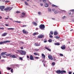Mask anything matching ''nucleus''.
<instances>
[{"mask_svg":"<svg viewBox=\"0 0 74 74\" xmlns=\"http://www.w3.org/2000/svg\"><path fill=\"white\" fill-rule=\"evenodd\" d=\"M11 42V41L9 40H6L3 42L1 41V42H0V45H2V44H4L5 43H7V42Z\"/></svg>","mask_w":74,"mask_h":74,"instance_id":"nucleus-1","label":"nucleus"},{"mask_svg":"<svg viewBox=\"0 0 74 74\" xmlns=\"http://www.w3.org/2000/svg\"><path fill=\"white\" fill-rule=\"evenodd\" d=\"M21 52L22 53H21V52H20V53L21 54V55H25L26 54V52L25 51L21 50Z\"/></svg>","mask_w":74,"mask_h":74,"instance_id":"nucleus-2","label":"nucleus"},{"mask_svg":"<svg viewBox=\"0 0 74 74\" xmlns=\"http://www.w3.org/2000/svg\"><path fill=\"white\" fill-rule=\"evenodd\" d=\"M39 27L41 30H43V29L44 30V29H45V25L43 24H41Z\"/></svg>","mask_w":74,"mask_h":74,"instance_id":"nucleus-3","label":"nucleus"},{"mask_svg":"<svg viewBox=\"0 0 74 74\" xmlns=\"http://www.w3.org/2000/svg\"><path fill=\"white\" fill-rule=\"evenodd\" d=\"M11 9H12L11 8L10 9V7H8L7 8H5L4 9V10L6 12H8V11H11Z\"/></svg>","mask_w":74,"mask_h":74,"instance_id":"nucleus-4","label":"nucleus"},{"mask_svg":"<svg viewBox=\"0 0 74 74\" xmlns=\"http://www.w3.org/2000/svg\"><path fill=\"white\" fill-rule=\"evenodd\" d=\"M44 37V35H40L38 36V38H43Z\"/></svg>","mask_w":74,"mask_h":74,"instance_id":"nucleus-5","label":"nucleus"},{"mask_svg":"<svg viewBox=\"0 0 74 74\" xmlns=\"http://www.w3.org/2000/svg\"><path fill=\"white\" fill-rule=\"evenodd\" d=\"M22 31L24 34H28V33H29L28 32L26 31L25 29H23Z\"/></svg>","mask_w":74,"mask_h":74,"instance_id":"nucleus-6","label":"nucleus"},{"mask_svg":"<svg viewBox=\"0 0 74 74\" xmlns=\"http://www.w3.org/2000/svg\"><path fill=\"white\" fill-rule=\"evenodd\" d=\"M61 48L62 49L64 50L66 49V47H65V45H64L62 46V47H61Z\"/></svg>","mask_w":74,"mask_h":74,"instance_id":"nucleus-7","label":"nucleus"},{"mask_svg":"<svg viewBox=\"0 0 74 74\" xmlns=\"http://www.w3.org/2000/svg\"><path fill=\"white\" fill-rule=\"evenodd\" d=\"M5 8V6H0V9L1 10V11H3V9H4Z\"/></svg>","mask_w":74,"mask_h":74,"instance_id":"nucleus-8","label":"nucleus"},{"mask_svg":"<svg viewBox=\"0 0 74 74\" xmlns=\"http://www.w3.org/2000/svg\"><path fill=\"white\" fill-rule=\"evenodd\" d=\"M48 57L49 59H51V60H53V58H52V56L51 55H49L48 56Z\"/></svg>","mask_w":74,"mask_h":74,"instance_id":"nucleus-9","label":"nucleus"},{"mask_svg":"<svg viewBox=\"0 0 74 74\" xmlns=\"http://www.w3.org/2000/svg\"><path fill=\"white\" fill-rule=\"evenodd\" d=\"M44 5L45 7H49V4H47V3H44Z\"/></svg>","mask_w":74,"mask_h":74,"instance_id":"nucleus-10","label":"nucleus"},{"mask_svg":"<svg viewBox=\"0 0 74 74\" xmlns=\"http://www.w3.org/2000/svg\"><path fill=\"white\" fill-rule=\"evenodd\" d=\"M56 73L58 74H61V71L60 70H58L56 71Z\"/></svg>","mask_w":74,"mask_h":74,"instance_id":"nucleus-11","label":"nucleus"},{"mask_svg":"<svg viewBox=\"0 0 74 74\" xmlns=\"http://www.w3.org/2000/svg\"><path fill=\"white\" fill-rule=\"evenodd\" d=\"M30 60H34V58L33 57V56L32 55H31L30 56Z\"/></svg>","mask_w":74,"mask_h":74,"instance_id":"nucleus-12","label":"nucleus"},{"mask_svg":"<svg viewBox=\"0 0 74 74\" xmlns=\"http://www.w3.org/2000/svg\"><path fill=\"white\" fill-rule=\"evenodd\" d=\"M61 74H63V73H66V71L64 70H62L61 71Z\"/></svg>","mask_w":74,"mask_h":74,"instance_id":"nucleus-13","label":"nucleus"},{"mask_svg":"<svg viewBox=\"0 0 74 74\" xmlns=\"http://www.w3.org/2000/svg\"><path fill=\"white\" fill-rule=\"evenodd\" d=\"M5 53H7V52L1 53V56H4Z\"/></svg>","mask_w":74,"mask_h":74,"instance_id":"nucleus-14","label":"nucleus"},{"mask_svg":"<svg viewBox=\"0 0 74 74\" xmlns=\"http://www.w3.org/2000/svg\"><path fill=\"white\" fill-rule=\"evenodd\" d=\"M7 34V33H5L4 34H3L2 35V36L4 37V36H5Z\"/></svg>","mask_w":74,"mask_h":74,"instance_id":"nucleus-15","label":"nucleus"},{"mask_svg":"<svg viewBox=\"0 0 74 74\" xmlns=\"http://www.w3.org/2000/svg\"><path fill=\"white\" fill-rule=\"evenodd\" d=\"M42 57L43 59H45V56L44 54H42Z\"/></svg>","mask_w":74,"mask_h":74,"instance_id":"nucleus-16","label":"nucleus"},{"mask_svg":"<svg viewBox=\"0 0 74 74\" xmlns=\"http://www.w3.org/2000/svg\"><path fill=\"white\" fill-rule=\"evenodd\" d=\"M58 34V33L57 31H55L54 32V34L55 36H56V35H57V34Z\"/></svg>","mask_w":74,"mask_h":74,"instance_id":"nucleus-17","label":"nucleus"},{"mask_svg":"<svg viewBox=\"0 0 74 74\" xmlns=\"http://www.w3.org/2000/svg\"><path fill=\"white\" fill-rule=\"evenodd\" d=\"M35 46H36L37 47H38L39 46H40V44H37L36 43H35Z\"/></svg>","mask_w":74,"mask_h":74,"instance_id":"nucleus-18","label":"nucleus"},{"mask_svg":"<svg viewBox=\"0 0 74 74\" xmlns=\"http://www.w3.org/2000/svg\"><path fill=\"white\" fill-rule=\"evenodd\" d=\"M52 7H56V8L57 7H58V6L55 5L54 4H52Z\"/></svg>","mask_w":74,"mask_h":74,"instance_id":"nucleus-19","label":"nucleus"},{"mask_svg":"<svg viewBox=\"0 0 74 74\" xmlns=\"http://www.w3.org/2000/svg\"><path fill=\"white\" fill-rule=\"evenodd\" d=\"M55 45H60V43H59V42H57L55 43Z\"/></svg>","mask_w":74,"mask_h":74,"instance_id":"nucleus-20","label":"nucleus"},{"mask_svg":"<svg viewBox=\"0 0 74 74\" xmlns=\"http://www.w3.org/2000/svg\"><path fill=\"white\" fill-rule=\"evenodd\" d=\"M45 49H47V50H48V51H51V49H48V48H47V47H45Z\"/></svg>","mask_w":74,"mask_h":74,"instance_id":"nucleus-21","label":"nucleus"},{"mask_svg":"<svg viewBox=\"0 0 74 74\" xmlns=\"http://www.w3.org/2000/svg\"><path fill=\"white\" fill-rule=\"evenodd\" d=\"M55 38L57 39H59L60 38V37H59V36H55Z\"/></svg>","mask_w":74,"mask_h":74,"instance_id":"nucleus-22","label":"nucleus"},{"mask_svg":"<svg viewBox=\"0 0 74 74\" xmlns=\"http://www.w3.org/2000/svg\"><path fill=\"white\" fill-rule=\"evenodd\" d=\"M35 51V52H37V51H39V49H34Z\"/></svg>","mask_w":74,"mask_h":74,"instance_id":"nucleus-23","label":"nucleus"},{"mask_svg":"<svg viewBox=\"0 0 74 74\" xmlns=\"http://www.w3.org/2000/svg\"><path fill=\"white\" fill-rule=\"evenodd\" d=\"M34 55H36V56H37V55H39V54H38L37 53H34Z\"/></svg>","mask_w":74,"mask_h":74,"instance_id":"nucleus-24","label":"nucleus"},{"mask_svg":"<svg viewBox=\"0 0 74 74\" xmlns=\"http://www.w3.org/2000/svg\"><path fill=\"white\" fill-rule=\"evenodd\" d=\"M7 29H8V30H14L15 29L13 28H7Z\"/></svg>","mask_w":74,"mask_h":74,"instance_id":"nucleus-25","label":"nucleus"},{"mask_svg":"<svg viewBox=\"0 0 74 74\" xmlns=\"http://www.w3.org/2000/svg\"><path fill=\"white\" fill-rule=\"evenodd\" d=\"M13 22H17V23H21V22L18 21H14Z\"/></svg>","mask_w":74,"mask_h":74,"instance_id":"nucleus-26","label":"nucleus"},{"mask_svg":"<svg viewBox=\"0 0 74 74\" xmlns=\"http://www.w3.org/2000/svg\"><path fill=\"white\" fill-rule=\"evenodd\" d=\"M7 70H11V68L8 67H7Z\"/></svg>","mask_w":74,"mask_h":74,"instance_id":"nucleus-27","label":"nucleus"},{"mask_svg":"<svg viewBox=\"0 0 74 74\" xmlns=\"http://www.w3.org/2000/svg\"><path fill=\"white\" fill-rule=\"evenodd\" d=\"M51 64L53 65V66H55V62H53Z\"/></svg>","mask_w":74,"mask_h":74,"instance_id":"nucleus-28","label":"nucleus"},{"mask_svg":"<svg viewBox=\"0 0 74 74\" xmlns=\"http://www.w3.org/2000/svg\"><path fill=\"white\" fill-rule=\"evenodd\" d=\"M34 25L35 26H37V23H36L35 22H34Z\"/></svg>","mask_w":74,"mask_h":74,"instance_id":"nucleus-29","label":"nucleus"},{"mask_svg":"<svg viewBox=\"0 0 74 74\" xmlns=\"http://www.w3.org/2000/svg\"><path fill=\"white\" fill-rule=\"evenodd\" d=\"M49 37L50 38H53V36L52 35H51L50 34H49Z\"/></svg>","mask_w":74,"mask_h":74,"instance_id":"nucleus-30","label":"nucleus"},{"mask_svg":"<svg viewBox=\"0 0 74 74\" xmlns=\"http://www.w3.org/2000/svg\"><path fill=\"white\" fill-rule=\"evenodd\" d=\"M21 14H22V15H26V13L24 12H22Z\"/></svg>","mask_w":74,"mask_h":74,"instance_id":"nucleus-31","label":"nucleus"},{"mask_svg":"<svg viewBox=\"0 0 74 74\" xmlns=\"http://www.w3.org/2000/svg\"><path fill=\"white\" fill-rule=\"evenodd\" d=\"M16 57L15 55H13V58H16Z\"/></svg>","mask_w":74,"mask_h":74,"instance_id":"nucleus-32","label":"nucleus"},{"mask_svg":"<svg viewBox=\"0 0 74 74\" xmlns=\"http://www.w3.org/2000/svg\"><path fill=\"white\" fill-rule=\"evenodd\" d=\"M48 41L49 42H52V40L51 39H49L48 40Z\"/></svg>","mask_w":74,"mask_h":74,"instance_id":"nucleus-33","label":"nucleus"},{"mask_svg":"<svg viewBox=\"0 0 74 74\" xmlns=\"http://www.w3.org/2000/svg\"><path fill=\"white\" fill-rule=\"evenodd\" d=\"M50 33L51 34H52V35H53V31H52L50 32Z\"/></svg>","mask_w":74,"mask_h":74,"instance_id":"nucleus-34","label":"nucleus"},{"mask_svg":"<svg viewBox=\"0 0 74 74\" xmlns=\"http://www.w3.org/2000/svg\"><path fill=\"white\" fill-rule=\"evenodd\" d=\"M12 55V54L10 53V54H9L5 55L7 56H10V55Z\"/></svg>","mask_w":74,"mask_h":74,"instance_id":"nucleus-35","label":"nucleus"},{"mask_svg":"<svg viewBox=\"0 0 74 74\" xmlns=\"http://www.w3.org/2000/svg\"><path fill=\"white\" fill-rule=\"evenodd\" d=\"M48 10L49 12H51V9L50 8H48Z\"/></svg>","mask_w":74,"mask_h":74,"instance_id":"nucleus-36","label":"nucleus"},{"mask_svg":"<svg viewBox=\"0 0 74 74\" xmlns=\"http://www.w3.org/2000/svg\"><path fill=\"white\" fill-rule=\"evenodd\" d=\"M37 33V32H35L33 33V36H36V34Z\"/></svg>","mask_w":74,"mask_h":74,"instance_id":"nucleus-37","label":"nucleus"},{"mask_svg":"<svg viewBox=\"0 0 74 74\" xmlns=\"http://www.w3.org/2000/svg\"><path fill=\"white\" fill-rule=\"evenodd\" d=\"M60 56H63V55L62 54L60 53L59 54Z\"/></svg>","mask_w":74,"mask_h":74,"instance_id":"nucleus-38","label":"nucleus"},{"mask_svg":"<svg viewBox=\"0 0 74 74\" xmlns=\"http://www.w3.org/2000/svg\"><path fill=\"white\" fill-rule=\"evenodd\" d=\"M38 14L39 15H41V13L39 12H38Z\"/></svg>","mask_w":74,"mask_h":74,"instance_id":"nucleus-39","label":"nucleus"},{"mask_svg":"<svg viewBox=\"0 0 74 74\" xmlns=\"http://www.w3.org/2000/svg\"><path fill=\"white\" fill-rule=\"evenodd\" d=\"M25 4L27 5H28V3H27L26 2H25Z\"/></svg>","mask_w":74,"mask_h":74,"instance_id":"nucleus-40","label":"nucleus"},{"mask_svg":"<svg viewBox=\"0 0 74 74\" xmlns=\"http://www.w3.org/2000/svg\"><path fill=\"white\" fill-rule=\"evenodd\" d=\"M19 59L21 60H23V59H22V57H20L19 58Z\"/></svg>","mask_w":74,"mask_h":74,"instance_id":"nucleus-41","label":"nucleus"},{"mask_svg":"<svg viewBox=\"0 0 74 74\" xmlns=\"http://www.w3.org/2000/svg\"><path fill=\"white\" fill-rule=\"evenodd\" d=\"M11 71L12 73H13V69H12L11 70Z\"/></svg>","mask_w":74,"mask_h":74,"instance_id":"nucleus-42","label":"nucleus"},{"mask_svg":"<svg viewBox=\"0 0 74 74\" xmlns=\"http://www.w3.org/2000/svg\"><path fill=\"white\" fill-rule=\"evenodd\" d=\"M10 57H12V58H13V55H10Z\"/></svg>","mask_w":74,"mask_h":74,"instance_id":"nucleus-43","label":"nucleus"},{"mask_svg":"<svg viewBox=\"0 0 74 74\" xmlns=\"http://www.w3.org/2000/svg\"><path fill=\"white\" fill-rule=\"evenodd\" d=\"M43 3H45L46 2V0H42Z\"/></svg>","mask_w":74,"mask_h":74,"instance_id":"nucleus-44","label":"nucleus"},{"mask_svg":"<svg viewBox=\"0 0 74 74\" xmlns=\"http://www.w3.org/2000/svg\"><path fill=\"white\" fill-rule=\"evenodd\" d=\"M54 12L55 14H57V13H58V12L57 11H55Z\"/></svg>","mask_w":74,"mask_h":74,"instance_id":"nucleus-45","label":"nucleus"},{"mask_svg":"<svg viewBox=\"0 0 74 74\" xmlns=\"http://www.w3.org/2000/svg\"><path fill=\"white\" fill-rule=\"evenodd\" d=\"M4 29V28H1V27H0V29H1V30H3V29Z\"/></svg>","mask_w":74,"mask_h":74,"instance_id":"nucleus-46","label":"nucleus"},{"mask_svg":"<svg viewBox=\"0 0 74 74\" xmlns=\"http://www.w3.org/2000/svg\"><path fill=\"white\" fill-rule=\"evenodd\" d=\"M21 49H23V47H20Z\"/></svg>","mask_w":74,"mask_h":74,"instance_id":"nucleus-47","label":"nucleus"},{"mask_svg":"<svg viewBox=\"0 0 74 74\" xmlns=\"http://www.w3.org/2000/svg\"><path fill=\"white\" fill-rule=\"evenodd\" d=\"M16 13H21V12H19V11H16Z\"/></svg>","mask_w":74,"mask_h":74,"instance_id":"nucleus-48","label":"nucleus"},{"mask_svg":"<svg viewBox=\"0 0 74 74\" xmlns=\"http://www.w3.org/2000/svg\"><path fill=\"white\" fill-rule=\"evenodd\" d=\"M17 52H19L20 53V52H21L20 51L18 50H17Z\"/></svg>","mask_w":74,"mask_h":74,"instance_id":"nucleus-49","label":"nucleus"},{"mask_svg":"<svg viewBox=\"0 0 74 74\" xmlns=\"http://www.w3.org/2000/svg\"><path fill=\"white\" fill-rule=\"evenodd\" d=\"M69 74H72V72H69Z\"/></svg>","mask_w":74,"mask_h":74,"instance_id":"nucleus-50","label":"nucleus"},{"mask_svg":"<svg viewBox=\"0 0 74 74\" xmlns=\"http://www.w3.org/2000/svg\"><path fill=\"white\" fill-rule=\"evenodd\" d=\"M65 18H66V16H64L62 17V19H64Z\"/></svg>","mask_w":74,"mask_h":74,"instance_id":"nucleus-51","label":"nucleus"},{"mask_svg":"<svg viewBox=\"0 0 74 74\" xmlns=\"http://www.w3.org/2000/svg\"><path fill=\"white\" fill-rule=\"evenodd\" d=\"M35 59H39V57H35Z\"/></svg>","mask_w":74,"mask_h":74,"instance_id":"nucleus-52","label":"nucleus"},{"mask_svg":"<svg viewBox=\"0 0 74 74\" xmlns=\"http://www.w3.org/2000/svg\"><path fill=\"white\" fill-rule=\"evenodd\" d=\"M55 9H52V10L53 11H55Z\"/></svg>","mask_w":74,"mask_h":74,"instance_id":"nucleus-53","label":"nucleus"},{"mask_svg":"<svg viewBox=\"0 0 74 74\" xmlns=\"http://www.w3.org/2000/svg\"><path fill=\"white\" fill-rule=\"evenodd\" d=\"M5 25L6 26H9V25L7 24H5Z\"/></svg>","mask_w":74,"mask_h":74,"instance_id":"nucleus-54","label":"nucleus"},{"mask_svg":"<svg viewBox=\"0 0 74 74\" xmlns=\"http://www.w3.org/2000/svg\"><path fill=\"white\" fill-rule=\"evenodd\" d=\"M27 58L28 59L29 58V56H27Z\"/></svg>","mask_w":74,"mask_h":74,"instance_id":"nucleus-55","label":"nucleus"},{"mask_svg":"<svg viewBox=\"0 0 74 74\" xmlns=\"http://www.w3.org/2000/svg\"><path fill=\"white\" fill-rule=\"evenodd\" d=\"M42 63H43V62H45V60H42Z\"/></svg>","mask_w":74,"mask_h":74,"instance_id":"nucleus-56","label":"nucleus"},{"mask_svg":"<svg viewBox=\"0 0 74 74\" xmlns=\"http://www.w3.org/2000/svg\"><path fill=\"white\" fill-rule=\"evenodd\" d=\"M40 5L41 6H43V4L42 3H41V4H40Z\"/></svg>","mask_w":74,"mask_h":74,"instance_id":"nucleus-57","label":"nucleus"},{"mask_svg":"<svg viewBox=\"0 0 74 74\" xmlns=\"http://www.w3.org/2000/svg\"><path fill=\"white\" fill-rule=\"evenodd\" d=\"M5 3H9V1H5Z\"/></svg>","mask_w":74,"mask_h":74,"instance_id":"nucleus-58","label":"nucleus"},{"mask_svg":"<svg viewBox=\"0 0 74 74\" xmlns=\"http://www.w3.org/2000/svg\"><path fill=\"white\" fill-rule=\"evenodd\" d=\"M47 42V40H45L44 41V42Z\"/></svg>","mask_w":74,"mask_h":74,"instance_id":"nucleus-59","label":"nucleus"},{"mask_svg":"<svg viewBox=\"0 0 74 74\" xmlns=\"http://www.w3.org/2000/svg\"><path fill=\"white\" fill-rule=\"evenodd\" d=\"M71 11H72V12H74V9L71 10Z\"/></svg>","mask_w":74,"mask_h":74,"instance_id":"nucleus-60","label":"nucleus"},{"mask_svg":"<svg viewBox=\"0 0 74 74\" xmlns=\"http://www.w3.org/2000/svg\"><path fill=\"white\" fill-rule=\"evenodd\" d=\"M26 25H23V27H26Z\"/></svg>","mask_w":74,"mask_h":74,"instance_id":"nucleus-61","label":"nucleus"},{"mask_svg":"<svg viewBox=\"0 0 74 74\" xmlns=\"http://www.w3.org/2000/svg\"><path fill=\"white\" fill-rule=\"evenodd\" d=\"M52 19L53 20H55V18H52Z\"/></svg>","mask_w":74,"mask_h":74,"instance_id":"nucleus-62","label":"nucleus"},{"mask_svg":"<svg viewBox=\"0 0 74 74\" xmlns=\"http://www.w3.org/2000/svg\"><path fill=\"white\" fill-rule=\"evenodd\" d=\"M38 30V28H36V30Z\"/></svg>","mask_w":74,"mask_h":74,"instance_id":"nucleus-63","label":"nucleus"},{"mask_svg":"<svg viewBox=\"0 0 74 74\" xmlns=\"http://www.w3.org/2000/svg\"><path fill=\"white\" fill-rule=\"evenodd\" d=\"M1 62H4V60H1Z\"/></svg>","mask_w":74,"mask_h":74,"instance_id":"nucleus-64","label":"nucleus"}]
</instances>
